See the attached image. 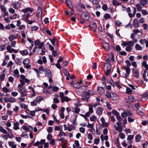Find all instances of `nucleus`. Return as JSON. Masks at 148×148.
<instances>
[{
    "label": "nucleus",
    "mask_w": 148,
    "mask_h": 148,
    "mask_svg": "<svg viewBox=\"0 0 148 148\" xmlns=\"http://www.w3.org/2000/svg\"><path fill=\"white\" fill-rule=\"evenodd\" d=\"M142 97V100L143 101H145L147 99V94H145L143 95Z\"/></svg>",
    "instance_id": "bb28decb"
},
{
    "label": "nucleus",
    "mask_w": 148,
    "mask_h": 148,
    "mask_svg": "<svg viewBox=\"0 0 148 148\" xmlns=\"http://www.w3.org/2000/svg\"><path fill=\"white\" fill-rule=\"evenodd\" d=\"M103 10L106 11L108 9V7L106 4H104L102 7Z\"/></svg>",
    "instance_id": "6e6d98bb"
},
{
    "label": "nucleus",
    "mask_w": 148,
    "mask_h": 148,
    "mask_svg": "<svg viewBox=\"0 0 148 148\" xmlns=\"http://www.w3.org/2000/svg\"><path fill=\"white\" fill-rule=\"evenodd\" d=\"M50 143L51 145H54L55 144V141L54 139H53L51 140L50 142Z\"/></svg>",
    "instance_id": "e2e57ef3"
},
{
    "label": "nucleus",
    "mask_w": 148,
    "mask_h": 148,
    "mask_svg": "<svg viewBox=\"0 0 148 148\" xmlns=\"http://www.w3.org/2000/svg\"><path fill=\"white\" fill-rule=\"evenodd\" d=\"M22 137H28V135L26 133V132H22V134L21 135Z\"/></svg>",
    "instance_id": "a19ab883"
},
{
    "label": "nucleus",
    "mask_w": 148,
    "mask_h": 148,
    "mask_svg": "<svg viewBox=\"0 0 148 148\" xmlns=\"http://www.w3.org/2000/svg\"><path fill=\"white\" fill-rule=\"evenodd\" d=\"M111 94H112V98L113 100L114 101H116L119 100V98L117 95L113 92L111 93Z\"/></svg>",
    "instance_id": "9d476101"
},
{
    "label": "nucleus",
    "mask_w": 148,
    "mask_h": 148,
    "mask_svg": "<svg viewBox=\"0 0 148 148\" xmlns=\"http://www.w3.org/2000/svg\"><path fill=\"white\" fill-rule=\"evenodd\" d=\"M97 90L99 93L101 95L103 94L104 93V90L102 87H98Z\"/></svg>",
    "instance_id": "f3484780"
},
{
    "label": "nucleus",
    "mask_w": 148,
    "mask_h": 148,
    "mask_svg": "<svg viewBox=\"0 0 148 148\" xmlns=\"http://www.w3.org/2000/svg\"><path fill=\"white\" fill-rule=\"evenodd\" d=\"M125 70L126 71V73L125 74V77H128L131 72V69L129 67H126L124 68Z\"/></svg>",
    "instance_id": "0eeeda50"
},
{
    "label": "nucleus",
    "mask_w": 148,
    "mask_h": 148,
    "mask_svg": "<svg viewBox=\"0 0 148 148\" xmlns=\"http://www.w3.org/2000/svg\"><path fill=\"white\" fill-rule=\"evenodd\" d=\"M47 131L49 133H51L53 131V128L52 127H49L47 129Z\"/></svg>",
    "instance_id": "8fccbe9b"
},
{
    "label": "nucleus",
    "mask_w": 148,
    "mask_h": 148,
    "mask_svg": "<svg viewBox=\"0 0 148 148\" xmlns=\"http://www.w3.org/2000/svg\"><path fill=\"white\" fill-rule=\"evenodd\" d=\"M132 49V47L130 46H128L126 47L125 50L127 51H130Z\"/></svg>",
    "instance_id": "de8ad7c7"
},
{
    "label": "nucleus",
    "mask_w": 148,
    "mask_h": 148,
    "mask_svg": "<svg viewBox=\"0 0 148 148\" xmlns=\"http://www.w3.org/2000/svg\"><path fill=\"white\" fill-rule=\"evenodd\" d=\"M110 15L108 13L104 15V18L106 19L110 18Z\"/></svg>",
    "instance_id": "09e8293b"
},
{
    "label": "nucleus",
    "mask_w": 148,
    "mask_h": 148,
    "mask_svg": "<svg viewBox=\"0 0 148 148\" xmlns=\"http://www.w3.org/2000/svg\"><path fill=\"white\" fill-rule=\"evenodd\" d=\"M16 38V37L14 36H11L9 37V39L10 41H12L13 40Z\"/></svg>",
    "instance_id": "a18cd8bd"
},
{
    "label": "nucleus",
    "mask_w": 148,
    "mask_h": 148,
    "mask_svg": "<svg viewBox=\"0 0 148 148\" xmlns=\"http://www.w3.org/2000/svg\"><path fill=\"white\" fill-rule=\"evenodd\" d=\"M112 95L111 93H110V92L107 91L106 92V96L108 98H112Z\"/></svg>",
    "instance_id": "c9c22d12"
},
{
    "label": "nucleus",
    "mask_w": 148,
    "mask_h": 148,
    "mask_svg": "<svg viewBox=\"0 0 148 148\" xmlns=\"http://www.w3.org/2000/svg\"><path fill=\"white\" fill-rule=\"evenodd\" d=\"M8 144L12 148H16V145L14 144V142H9Z\"/></svg>",
    "instance_id": "412c9836"
},
{
    "label": "nucleus",
    "mask_w": 148,
    "mask_h": 148,
    "mask_svg": "<svg viewBox=\"0 0 148 148\" xmlns=\"http://www.w3.org/2000/svg\"><path fill=\"white\" fill-rule=\"evenodd\" d=\"M22 11L25 13H26L28 11H29L30 12H32L33 11V9L32 8L29 7L27 8L22 10Z\"/></svg>",
    "instance_id": "4468645a"
},
{
    "label": "nucleus",
    "mask_w": 148,
    "mask_h": 148,
    "mask_svg": "<svg viewBox=\"0 0 148 148\" xmlns=\"http://www.w3.org/2000/svg\"><path fill=\"white\" fill-rule=\"evenodd\" d=\"M127 115L128 114L127 112H123L121 113V116L124 118L125 119Z\"/></svg>",
    "instance_id": "e433bc0d"
},
{
    "label": "nucleus",
    "mask_w": 148,
    "mask_h": 148,
    "mask_svg": "<svg viewBox=\"0 0 148 148\" xmlns=\"http://www.w3.org/2000/svg\"><path fill=\"white\" fill-rule=\"evenodd\" d=\"M0 132H1L2 133L5 134L7 133V131L1 126H0Z\"/></svg>",
    "instance_id": "473e14b6"
},
{
    "label": "nucleus",
    "mask_w": 148,
    "mask_h": 148,
    "mask_svg": "<svg viewBox=\"0 0 148 148\" xmlns=\"http://www.w3.org/2000/svg\"><path fill=\"white\" fill-rule=\"evenodd\" d=\"M42 44L39 46L37 47V46H35L33 50V52L34 53H38L39 55H44L45 54V51H44L42 48Z\"/></svg>",
    "instance_id": "f257e3e1"
},
{
    "label": "nucleus",
    "mask_w": 148,
    "mask_h": 148,
    "mask_svg": "<svg viewBox=\"0 0 148 148\" xmlns=\"http://www.w3.org/2000/svg\"><path fill=\"white\" fill-rule=\"evenodd\" d=\"M19 125V123L18 122H17L14 123L13 129L15 130H17L20 129L18 125Z\"/></svg>",
    "instance_id": "2eb2a0df"
},
{
    "label": "nucleus",
    "mask_w": 148,
    "mask_h": 148,
    "mask_svg": "<svg viewBox=\"0 0 148 148\" xmlns=\"http://www.w3.org/2000/svg\"><path fill=\"white\" fill-rule=\"evenodd\" d=\"M103 109L101 107H98L96 113L99 115H101Z\"/></svg>",
    "instance_id": "f8f14e48"
},
{
    "label": "nucleus",
    "mask_w": 148,
    "mask_h": 148,
    "mask_svg": "<svg viewBox=\"0 0 148 148\" xmlns=\"http://www.w3.org/2000/svg\"><path fill=\"white\" fill-rule=\"evenodd\" d=\"M5 74H2L0 75V82L3 81L5 77Z\"/></svg>",
    "instance_id": "58836bf2"
},
{
    "label": "nucleus",
    "mask_w": 148,
    "mask_h": 148,
    "mask_svg": "<svg viewBox=\"0 0 148 148\" xmlns=\"http://www.w3.org/2000/svg\"><path fill=\"white\" fill-rule=\"evenodd\" d=\"M126 93L127 94H130L132 93V90L129 87L126 88Z\"/></svg>",
    "instance_id": "2f4dec72"
},
{
    "label": "nucleus",
    "mask_w": 148,
    "mask_h": 148,
    "mask_svg": "<svg viewBox=\"0 0 148 148\" xmlns=\"http://www.w3.org/2000/svg\"><path fill=\"white\" fill-rule=\"evenodd\" d=\"M16 100L14 98L11 97H9V101L11 103H14L16 101Z\"/></svg>",
    "instance_id": "b1692460"
},
{
    "label": "nucleus",
    "mask_w": 148,
    "mask_h": 148,
    "mask_svg": "<svg viewBox=\"0 0 148 148\" xmlns=\"http://www.w3.org/2000/svg\"><path fill=\"white\" fill-rule=\"evenodd\" d=\"M128 100L131 102H133L135 101V99L134 97L132 96H129L128 98Z\"/></svg>",
    "instance_id": "c756f323"
},
{
    "label": "nucleus",
    "mask_w": 148,
    "mask_h": 148,
    "mask_svg": "<svg viewBox=\"0 0 148 148\" xmlns=\"http://www.w3.org/2000/svg\"><path fill=\"white\" fill-rule=\"evenodd\" d=\"M106 104L107 108L108 110H111L112 109V108L111 107V105L110 103H109L108 102H106Z\"/></svg>",
    "instance_id": "4c0bfd02"
},
{
    "label": "nucleus",
    "mask_w": 148,
    "mask_h": 148,
    "mask_svg": "<svg viewBox=\"0 0 148 148\" xmlns=\"http://www.w3.org/2000/svg\"><path fill=\"white\" fill-rule=\"evenodd\" d=\"M42 14V9L41 8L39 7L37 10L36 12V16L38 18L41 17Z\"/></svg>",
    "instance_id": "1a4fd4ad"
},
{
    "label": "nucleus",
    "mask_w": 148,
    "mask_h": 148,
    "mask_svg": "<svg viewBox=\"0 0 148 148\" xmlns=\"http://www.w3.org/2000/svg\"><path fill=\"white\" fill-rule=\"evenodd\" d=\"M20 53L23 55H27L28 53L27 50L26 49H25L23 51H20Z\"/></svg>",
    "instance_id": "4be33fe9"
},
{
    "label": "nucleus",
    "mask_w": 148,
    "mask_h": 148,
    "mask_svg": "<svg viewBox=\"0 0 148 148\" xmlns=\"http://www.w3.org/2000/svg\"><path fill=\"white\" fill-rule=\"evenodd\" d=\"M42 44L43 46L44 45V42H40V40H37L34 41V44L36 46H39Z\"/></svg>",
    "instance_id": "dca6fc26"
},
{
    "label": "nucleus",
    "mask_w": 148,
    "mask_h": 148,
    "mask_svg": "<svg viewBox=\"0 0 148 148\" xmlns=\"http://www.w3.org/2000/svg\"><path fill=\"white\" fill-rule=\"evenodd\" d=\"M102 122L101 126L102 127H107L109 125L108 122H106L104 119L103 117L101 119Z\"/></svg>",
    "instance_id": "39448f33"
},
{
    "label": "nucleus",
    "mask_w": 148,
    "mask_h": 148,
    "mask_svg": "<svg viewBox=\"0 0 148 148\" xmlns=\"http://www.w3.org/2000/svg\"><path fill=\"white\" fill-rule=\"evenodd\" d=\"M53 101L54 103H58L59 102V100L56 98H55L53 99Z\"/></svg>",
    "instance_id": "3c124183"
},
{
    "label": "nucleus",
    "mask_w": 148,
    "mask_h": 148,
    "mask_svg": "<svg viewBox=\"0 0 148 148\" xmlns=\"http://www.w3.org/2000/svg\"><path fill=\"white\" fill-rule=\"evenodd\" d=\"M137 9L138 11H140L141 10L142 7L139 4H137L136 5Z\"/></svg>",
    "instance_id": "c03bdc74"
},
{
    "label": "nucleus",
    "mask_w": 148,
    "mask_h": 148,
    "mask_svg": "<svg viewBox=\"0 0 148 148\" xmlns=\"http://www.w3.org/2000/svg\"><path fill=\"white\" fill-rule=\"evenodd\" d=\"M85 129L83 127H81L79 129V131L80 132L82 133H84L85 132Z\"/></svg>",
    "instance_id": "338daca9"
},
{
    "label": "nucleus",
    "mask_w": 148,
    "mask_h": 148,
    "mask_svg": "<svg viewBox=\"0 0 148 148\" xmlns=\"http://www.w3.org/2000/svg\"><path fill=\"white\" fill-rule=\"evenodd\" d=\"M134 137V135H129L127 137V140H128L131 141L132 140Z\"/></svg>",
    "instance_id": "37998d69"
},
{
    "label": "nucleus",
    "mask_w": 148,
    "mask_h": 148,
    "mask_svg": "<svg viewBox=\"0 0 148 148\" xmlns=\"http://www.w3.org/2000/svg\"><path fill=\"white\" fill-rule=\"evenodd\" d=\"M20 7V5L19 3H17L14 4V7L15 9H17Z\"/></svg>",
    "instance_id": "4d7b16f0"
},
{
    "label": "nucleus",
    "mask_w": 148,
    "mask_h": 148,
    "mask_svg": "<svg viewBox=\"0 0 148 148\" xmlns=\"http://www.w3.org/2000/svg\"><path fill=\"white\" fill-rule=\"evenodd\" d=\"M42 99H41L40 96L37 97L36 98V101L37 102H40Z\"/></svg>",
    "instance_id": "864d4df0"
},
{
    "label": "nucleus",
    "mask_w": 148,
    "mask_h": 148,
    "mask_svg": "<svg viewBox=\"0 0 148 148\" xmlns=\"http://www.w3.org/2000/svg\"><path fill=\"white\" fill-rule=\"evenodd\" d=\"M116 119L118 121H122L123 119L119 115V114H118L116 115Z\"/></svg>",
    "instance_id": "13d9d810"
},
{
    "label": "nucleus",
    "mask_w": 148,
    "mask_h": 148,
    "mask_svg": "<svg viewBox=\"0 0 148 148\" xmlns=\"http://www.w3.org/2000/svg\"><path fill=\"white\" fill-rule=\"evenodd\" d=\"M70 100V99H69L66 96L62 98L61 99V102L62 103H63L65 101L67 102L69 101Z\"/></svg>",
    "instance_id": "c85d7f7f"
},
{
    "label": "nucleus",
    "mask_w": 148,
    "mask_h": 148,
    "mask_svg": "<svg viewBox=\"0 0 148 148\" xmlns=\"http://www.w3.org/2000/svg\"><path fill=\"white\" fill-rule=\"evenodd\" d=\"M112 4L114 6H115L116 5H119L121 4V3L119 2L116 0H113L112 1Z\"/></svg>",
    "instance_id": "aec40b11"
},
{
    "label": "nucleus",
    "mask_w": 148,
    "mask_h": 148,
    "mask_svg": "<svg viewBox=\"0 0 148 148\" xmlns=\"http://www.w3.org/2000/svg\"><path fill=\"white\" fill-rule=\"evenodd\" d=\"M52 137V136L51 134H48L47 136V139L49 140H51Z\"/></svg>",
    "instance_id": "774afa93"
},
{
    "label": "nucleus",
    "mask_w": 148,
    "mask_h": 148,
    "mask_svg": "<svg viewBox=\"0 0 148 148\" xmlns=\"http://www.w3.org/2000/svg\"><path fill=\"white\" fill-rule=\"evenodd\" d=\"M133 24L134 26L135 27H137L138 26L139 23L138 19L135 18L134 20Z\"/></svg>",
    "instance_id": "ddd939ff"
},
{
    "label": "nucleus",
    "mask_w": 148,
    "mask_h": 148,
    "mask_svg": "<svg viewBox=\"0 0 148 148\" xmlns=\"http://www.w3.org/2000/svg\"><path fill=\"white\" fill-rule=\"evenodd\" d=\"M22 127L23 130H25L27 132H32V131L33 128L30 126L28 127L26 125H24L22 126Z\"/></svg>",
    "instance_id": "423d86ee"
},
{
    "label": "nucleus",
    "mask_w": 148,
    "mask_h": 148,
    "mask_svg": "<svg viewBox=\"0 0 148 148\" xmlns=\"http://www.w3.org/2000/svg\"><path fill=\"white\" fill-rule=\"evenodd\" d=\"M97 119V117L93 115L92 116L90 117V121H94Z\"/></svg>",
    "instance_id": "79ce46f5"
},
{
    "label": "nucleus",
    "mask_w": 148,
    "mask_h": 148,
    "mask_svg": "<svg viewBox=\"0 0 148 148\" xmlns=\"http://www.w3.org/2000/svg\"><path fill=\"white\" fill-rule=\"evenodd\" d=\"M27 90L25 88H22L19 90V92L21 94L22 97H24L27 95Z\"/></svg>",
    "instance_id": "20e7f679"
},
{
    "label": "nucleus",
    "mask_w": 148,
    "mask_h": 148,
    "mask_svg": "<svg viewBox=\"0 0 148 148\" xmlns=\"http://www.w3.org/2000/svg\"><path fill=\"white\" fill-rule=\"evenodd\" d=\"M20 78L21 79H20V81L21 84L22 85H24L25 84V83H29V80L27 78H26L25 76L23 75H20Z\"/></svg>",
    "instance_id": "f03ea898"
},
{
    "label": "nucleus",
    "mask_w": 148,
    "mask_h": 148,
    "mask_svg": "<svg viewBox=\"0 0 148 148\" xmlns=\"http://www.w3.org/2000/svg\"><path fill=\"white\" fill-rule=\"evenodd\" d=\"M107 69L106 72V75L108 76L109 75L111 71V68L110 65L108 66L107 67Z\"/></svg>",
    "instance_id": "a878e982"
},
{
    "label": "nucleus",
    "mask_w": 148,
    "mask_h": 148,
    "mask_svg": "<svg viewBox=\"0 0 148 148\" xmlns=\"http://www.w3.org/2000/svg\"><path fill=\"white\" fill-rule=\"evenodd\" d=\"M119 136L120 137V138L121 139H123L125 138V135L123 133H121L119 135Z\"/></svg>",
    "instance_id": "680f3d73"
},
{
    "label": "nucleus",
    "mask_w": 148,
    "mask_h": 148,
    "mask_svg": "<svg viewBox=\"0 0 148 148\" xmlns=\"http://www.w3.org/2000/svg\"><path fill=\"white\" fill-rule=\"evenodd\" d=\"M89 97V96H86L84 94L82 96L81 99L84 101H87Z\"/></svg>",
    "instance_id": "7c9ffc66"
},
{
    "label": "nucleus",
    "mask_w": 148,
    "mask_h": 148,
    "mask_svg": "<svg viewBox=\"0 0 148 148\" xmlns=\"http://www.w3.org/2000/svg\"><path fill=\"white\" fill-rule=\"evenodd\" d=\"M103 46L104 48L107 50H109L110 49L109 45L106 42L104 43L103 44Z\"/></svg>",
    "instance_id": "a211bd4d"
},
{
    "label": "nucleus",
    "mask_w": 148,
    "mask_h": 148,
    "mask_svg": "<svg viewBox=\"0 0 148 148\" xmlns=\"http://www.w3.org/2000/svg\"><path fill=\"white\" fill-rule=\"evenodd\" d=\"M112 114L116 116V115L118 114H119L115 110H113L112 111Z\"/></svg>",
    "instance_id": "052dcab7"
},
{
    "label": "nucleus",
    "mask_w": 148,
    "mask_h": 148,
    "mask_svg": "<svg viewBox=\"0 0 148 148\" xmlns=\"http://www.w3.org/2000/svg\"><path fill=\"white\" fill-rule=\"evenodd\" d=\"M148 0H140V4L142 5H145L147 3Z\"/></svg>",
    "instance_id": "6ab92c4d"
},
{
    "label": "nucleus",
    "mask_w": 148,
    "mask_h": 148,
    "mask_svg": "<svg viewBox=\"0 0 148 148\" xmlns=\"http://www.w3.org/2000/svg\"><path fill=\"white\" fill-rule=\"evenodd\" d=\"M29 62V60L27 58L25 59L23 61V63L25 65L26 64H28Z\"/></svg>",
    "instance_id": "ea45409f"
},
{
    "label": "nucleus",
    "mask_w": 148,
    "mask_h": 148,
    "mask_svg": "<svg viewBox=\"0 0 148 148\" xmlns=\"http://www.w3.org/2000/svg\"><path fill=\"white\" fill-rule=\"evenodd\" d=\"M11 94L13 97H15L18 95V93L16 92H12L11 93Z\"/></svg>",
    "instance_id": "69168bd1"
},
{
    "label": "nucleus",
    "mask_w": 148,
    "mask_h": 148,
    "mask_svg": "<svg viewBox=\"0 0 148 148\" xmlns=\"http://www.w3.org/2000/svg\"><path fill=\"white\" fill-rule=\"evenodd\" d=\"M142 66L145 67L146 69H148V65L147 64V62L145 61H143L141 63Z\"/></svg>",
    "instance_id": "393cba45"
},
{
    "label": "nucleus",
    "mask_w": 148,
    "mask_h": 148,
    "mask_svg": "<svg viewBox=\"0 0 148 148\" xmlns=\"http://www.w3.org/2000/svg\"><path fill=\"white\" fill-rule=\"evenodd\" d=\"M135 47V48L137 50H141L142 49V47L138 44H136Z\"/></svg>",
    "instance_id": "72a5a7b5"
},
{
    "label": "nucleus",
    "mask_w": 148,
    "mask_h": 148,
    "mask_svg": "<svg viewBox=\"0 0 148 148\" xmlns=\"http://www.w3.org/2000/svg\"><path fill=\"white\" fill-rule=\"evenodd\" d=\"M44 72H45V73L46 76L49 78H51L52 77L53 75L51 72L49 70L45 69Z\"/></svg>",
    "instance_id": "7ed1b4c3"
},
{
    "label": "nucleus",
    "mask_w": 148,
    "mask_h": 148,
    "mask_svg": "<svg viewBox=\"0 0 148 148\" xmlns=\"http://www.w3.org/2000/svg\"><path fill=\"white\" fill-rule=\"evenodd\" d=\"M77 5L79 6L83 9H85V5L83 4H82L80 3H79Z\"/></svg>",
    "instance_id": "bf43d9fd"
},
{
    "label": "nucleus",
    "mask_w": 148,
    "mask_h": 148,
    "mask_svg": "<svg viewBox=\"0 0 148 148\" xmlns=\"http://www.w3.org/2000/svg\"><path fill=\"white\" fill-rule=\"evenodd\" d=\"M75 127L73 125H71L70 126L68 127V130L69 132L71 131L72 130L75 129Z\"/></svg>",
    "instance_id": "cd10ccee"
},
{
    "label": "nucleus",
    "mask_w": 148,
    "mask_h": 148,
    "mask_svg": "<svg viewBox=\"0 0 148 148\" xmlns=\"http://www.w3.org/2000/svg\"><path fill=\"white\" fill-rule=\"evenodd\" d=\"M66 2L67 5L71 9H73V6L71 4V2L69 0H66Z\"/></svg>",
    "instance_id": "5701e85b"
},
{
    "label": "nucleus",
    "mask_w": 148,
    "mask_h": 148,
    "mask_svg": "<svg viewBox=\"0 0 148 148\" xmlns=\"http://www.w3.org/2000/svg\"><path fill=\"white\" fill-rule=\"evenodd\" d=\"M128 46H130L132 47L133 46L134 44V42L132 41H129L128 42Z\"/></svg>",
    "instance_id": "603ef678"
},
{
    "label": "nucleus",
    "mask_w": 148,
    "mask_h": 148,
    "mask_svg": "<svg viewBox=\"0 0 148 148\" xmlns=\"http://www.w3.org/2000/svg\"><path fill=\"white\" fill-rule=\"evenodd\" d=\"M80 110V108L78 107H77L75 108V112L76 113H78Z\"/></svg>",
    "instance_id": "0e129e2a"
},
{
    "label": "nucleus",
    "mask_w": 148,
    "mask_h": 148,
    "mask_svg": "<svg viewBox=\"0 0 148 148\" xmlns=\"http://www.w3.org/2000/svg\"><path fill=\"white\" fill-rule=\"evenodd\" d=\"M82 16H83L85 20L87 21L89 19L90 17L88 14L85 12L82 13Z\"/></svg>",
    "instance_id": "9b49d317"
},
{
    "label": "nucleus",
    "mask_w": 148,
    "mask_h": 148,
    "mask_svg": "<svg viewBox=\"0 0 148 148\" xmlns=\"http://www.w3.org/2000/svg\"><path fill=\"white\" fill-rule=\"evenodd\" d=\"M14 73L16 75H17V77H19V75L18 74L19 72L18 70L17 69L15 70L14 71Z\"/></svg>",
    "instance_id": "5fc2aeb1"
},
{
    "label": "nucleus",
    "mask_w": 148,
    "mask_h": 148,
    "mask_svg": "<svg viewBox=\"0 0 148 148\" xmlns=\"http://www.w3.org/2000/svg\"><path fill=\"white\" fill-rule=\"evenodd\" d=\"M133 74L134 76L137 78H138L139 76V73L138 70L136 69H133Z\"/></svg>",
    "instance_id": "6e6552de"
},
{
    "label": "nucleus",
    "mask_w": 148,
    "mask_h": 148,
    "mask_svg": "<svg viewBox=\"0 0 148 148\" xmlns=\"http://www.w3.org/2000/svg\"><path fill=\"white\" fill-rule=\"evenodd\" d=\"M141 136L140 135H137L135 137V140L137 142H139L141 139Z\"/></svg>",
    "instance_id": "f704fd0d"
},
{
    "label": "nucleus",
    "mask_w": 148,
    "mask_h": 148,
    "mask_svg": "<svg viewBox=\"0 0 148 148\" xmlns=\"http://www.w3.org/2000/svg\"><path fill=\"white\" fill-rule=\"evenodd\" d=\"M59 90V88L56 86H54L52 88V90L53 92H57Z\"/></svg>",
    "instance_id": "49530a36"
}]
</instances>
